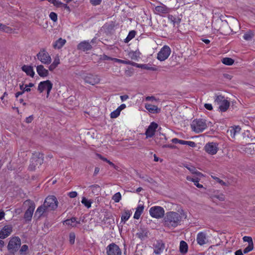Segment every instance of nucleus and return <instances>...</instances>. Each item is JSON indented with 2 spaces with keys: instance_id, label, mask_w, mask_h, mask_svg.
I'll list each match as a JSON object with an SVG mask.
<instances>
[{
  "instance_id": "1",
  "label": "nucleus",
  "mask_w": 255,
  "mask_h": 255,
  "mask_svg": "<svg viewBox=\"0 0 255 255\" xmlns=\"http://www.w3.org/2000/svg\"><path fill=\"white\" fill-rule=\"evenodd\" d=\"M187 217V213L183 209L179 210L177 212H167L163 219V225L169 229H174L180 225Z\"/></svg>"
},
{
  "instance_id": "2",
  "label": "nucleus",
  "mask_w": 255,
  "mask_h": 255,
  "mask_svg": "<svg viewBox=\"0 0 255 255\" xmlns=\"http://www.w3.org/2000/svg\"><path fill=\"white\" fill-rule=\"evenodd\" d=\"M191 127L193 131L196 133H200L207 128L208 123L205 119H196L192 121Z\"/></svg>"
},
{
  "instance_id": "3",
  "label": "nucleus",
  "mask_w": 255,
  "mask_h": 255,
  "mask_svg": "<svg viewBox=\"0 0 255 255\" xmlns=\"http://www.w3.org/2000/svg\"><path fill=\"white\" fill-rule=\"evenodd\" d=\"M58 202L57 198L54 196H48L46 198L44 203V206L48 211L55 210L58 207Z\"/></svg>"
},
{
  "instance_id": "4",
  "label": "nucleus",
  "mask_w": 255,
  "mask_h": 255,
  "mask_svg": "<svg viewBox=\"0 0 255 255\" xmlns=\"http://www.w3.org/2000/svg\"><path fill=\"white\" fill-rule=\"evenodd\" d=\"M53 84L50 80H46L40 82L38 84L37 90L39 93L46 91V97L48 98L50 95V91L52 89Z\"/></svg>"
},
{
  "instance_id": "5",
  "label": "nucleus",
  "mask_w": 255,
  "mask_h": 255,
  "mask_svg": "<svg viewBox=\"0 0 255 255\" xmlns=\"http://www.w3.org/2000/svg\"><path fill=\"white\" fill-rule=\"evenodd\" d=\"M215 97V102L219 105L220 110L223 112L226 111L230 106L229 102L221 95L216 96Z\"/></svg>"
},
{
  "instance_id": "6",
  "label": "nucleus",
  "mask_w": 255,
  "mask_h": 255,
  "mask_svg": "<svg viewBox=\"0 0 255 255\" xmlns=\"http://www.w3.org/2000/svg\"><path fill=\"white\" fill-rule=\"evenodd\" d=\"M21 245V240L18 237H12L10 239L7 245V249L11 253L16 252Z\"/></svg>"
},
{
  "instance_id": "7",
  "label": "nucleus",
  "mask_w": 255,
  "mask_h": 255,
  "mask_svg": "<svg viewBox=\"0 0 255 255\" xmlns=\"http://www.w3.org/2000/svg\"><path fill=\"white\" fill-rule=\"evenodd\" d=\"M149 214L153 217L156 219L161 218L165 214L164 209L160 206H153L149 209Z\"/></svg>"
},
{
  "instance_id": "8",
  "label": "nucleus",
  "mask_w": 255,
  "mask_h": 255,
  "mask_svg": "<svg viewBox=\"0 0 255 255\" xmlns=\"http://www.w3.org/2000/svg\"><path fill=\"white\" fill-rule=\"evenodd\" d=\"M37 59L43 64L48 65L51 62L49 53L44 49L41 50L36 55Z\"/></svg>"
},
{
  "instance_id": "9",
  "label": "nucleus",
  "mask_w": 255,
  "mask_h": 255,
  "mask_svg": "<svg viewBox=\"0 0 255 255\" xmlns=\"http://www.w3.org/2000/svg\"><path fill=\"white\" fill-rule=\"evenodd\" d=\"M83 79L85 83L92 85L98 84L100 82V79L98 75L91 73H88L83 76Z\"/></svg>"
},
{
  "instance_id": "10",
  "label": "nucleus",
  "mask_w": 255,
  "mask_h": 255,
  "mask_svg": "<svg viewBox=\"0 0 255 255\" xmlns=\"http://www.w3.org/2000/svg\"><path fill=\"white\" fill-rule=\"evenodd\" d=\"M171 53V49L168 46H164L157 54V58L160 61L165 60L168 58Z\"/></svg>"
},
{
  "instance_id": "11",
  "label": "nucleus",
  "mask_w": 255,
  "mask_h": 255,
  "mask_svg": "<svg viewBox=\"0 0 255 255\" xmlns=\"http://www.w3.org/2000/svg\"><path fill=\"white\" fill-rule=\"evenodd\" d=\"M43 154L40 153H38L37 157H33L31 158V163L29 166V170L31 171L34 170L36 165H41L43 162Z\"/></svg>"
},
{
  "instance_id": "12",
  "label": "nucleus",
  "mask_w": 255,
  "mask_h": 255,
  "mask_svg": "<svg viewBox=\"0 0 255 255\" xmlns=\"http://www.w3.org/2000/svg\"><path fill=\"white\" fill-rule=\"evenodd\" d=\"M107 255H122L119 247L114 243L110 244L107 248Z\"/></svg>"
},
{
  "instance_id": "13",
  "label": "nucleus",
  "mask_w": 255,
  "mask_h": 255,
  "mask_svg": "<svg viewBox=\"0 0 255 255\" xmlns=\"http://www.w3.org/2000/svg\"><path fill=\"white\" fill-rule=\"evenodd\" d=\"M218 144L216 142H208L206 144L204 148L206 152L211 155L216 154L218 150Z\"/></svg>"
},
{
  "instance_id": "14",
  "label": "nucleus",
  "mask_w": 255,
  "mask_h": 255,
  "mask_svg": "<svg viewBox=\"0 0 255 255\" xmlns=\"http://www.w3.org/2000/svg\"><path fill=\"white\" fill-rule=\"evenodd\" d=\"M158 126V124L155 122H152L150 123L145 131L146 138L151 137L154 135Z\"/></svg>"
},
{
  "instance_id": "15",
  "label": "nucleus",
  "mask_w": 255,
  "mask_h": 255,
  "mask_svg": "<svg viewBox=\"0 0 255 255\" xmlns=\"http://www.w3.org/2000/svg\"><path fill=\"white\" fill-rule=\"evenodd\" d=\"M12 232V227L11 225L4 226L0 231V238L4 239L9 236Z\"/></svg>"
},
{
  "instance_id": "16",
  "label": "nucleus",
  "mask_w": 255,
  "mask_h": 255,
  "mask_svg": "<svg viewBox=\"0 0 255 255\" xmlns=\"http://www.w3.org/2000/svg\"><path fill=\"white\" fill-rule=\"evenodd\" d=\"M196 241L197 244L200 246H203L207 244L208 240L207 238V235L205 232H201L197 234Z\"/></svg>"
},
{
  "instance_id": "17",
  "label": "nucleus",
  "mask_w": 255,
  "mask_h": 255,
  "mask_svg": "<svg viewBox=\"0 0 255 255\" xmlns=\"http://www.w3.org/2000/svg\"><path fill=\"white\" fill-rule=\"evenodd\" d=\"M35 204L33 202L31 203L30 206L24 213V218L26 220H31L35 209Z\"/></svg>"
},
{
  "instance_id": "18",
  "label": "nucleus",
  "mask_w": 255,
  "mask_h": 255,
  "mask_svg": "<svg viewBox=\"0 0 255 255\" xmlns=\"http://www.w3.org/2000/svg\"><path fill=\"white\" fill-rule=\"evenodd\" d=\"M155 11L156 14L159 15L166 14L170 12V8L163 4L155 6Z\"/></svg>"
},
{
  "instance_id": "19",
  "label": "nucleus",
  "mask_w": 255,
  "mask_h": 255,
  "mask_svg": "<svg viewBox=\"0 0 255 255\" xmlns=\"http://www.w3.org/2000/svg\"><path fill=\"white\" fill-rule=\"evenodd\" d=\"M148 231L144 228H140L137 233L136 234V236L140 239L141 240H144L148 238Z\"/></svg>"
},
{
  "instance_id": "20",
  "label": "nucleus",
  "mask_w": 255,
  "mask_h": 255,
  "mask_svg": "<svg viewBox=\"0 0 255 255\" xmlns=\"http://www.w3.org/2000/svg\"><path fill=\"white\" fill-rule=\"evenodd\" d=\"M165 248L164 243L162 241H157L154 245V253L156 254H160L163 252Z\"/></svg>"
},
{
  "instance_id": "21",
  "label": "nucleus",
  "mask_w": 255,
  "mask_h": 255,
  "mask_svg": "<svg viewBox=\"0 0 255 255\" xmlns=\"http://www.w3.org/2000/svg\"><path fill=\"white\" fill-rule=\"evenodd\" d=\"M92 45L90 43L87 41H83L80 42L77 46V49L78 50L83 51L89 50L92 49Z\"/></svg>"
},
{
  "instance_id": "22",
  "label": "nucleus",
  "mask_w": 255,
  "mask_h": 255,
  "mask_svg": "<svg viewBox=\"0 0 255 255\" xmlns=\"http://www.w3.org/2000/svg\"><path fill=\"white\" fill-rule=\"evenodd\" d=\"M36 71L38 74L41 77H45L48 75V71L45 69L42 65H38L36 67Z\"/></svg>"
},
{
  "instance_id": "23",
  "label": "nucleus",
  "mask_w": 255,
  "mask_h": 255,
  "mask_svg": "<svg viewBox=\"0 0 255 255\" xmlns=\"http://www.w3.org/2000/svg\"><path fill=\"white\" fill-rule=\"evenodd\" d=\"M49 212L46 207L44 206V205H42L38 207L37 209L34 216L39 218L41 217L44 213Z\"/></svg>"
},
{
  "instance_id": "24",
  "label": "nucleus",
  "mask_w": 255,
  "mask_h": 255,
  "mask_svg": "<svg viewBox=\"0 0 255 255\" xmlns=\"http://www.w3.org/2000/svg\"><path fill=\"white\" fill-rule=\"evenodd\" d=\"M184 166L186 167L193 174H195L198 177H202L203 175L202 173L199 172L196 168L193 165L190 164H185Z\"/></svg>"
},
{
  "instance_id": "25",
  "label": "nucleus",
  "mask_w": 255,
  "mask_h": 255,
  "mask_svg": "<svg viewBox=\"0 0 255 255\" xmlns=\"http://www.w3.org/2000/svg\"><path fill=\"white\" fill-rule=\"evenodd\" d=\"M145 108L150 113L153 114L158 113L160 111L156 106L152 105L150 104H145Z\"/></svg>"
},
{
  "instance_id": "26",
  "label": "nucleus",
  "mask_w": 255,
  "mask_h": 255,
  "mask_svg": "<svg viewBox=\"0 0 255 255\" xmlns=\"http://www.w3.org/2000/svg\"><path fill=\"white\" fill-rule=\"evenodd\" d=\"M143 209V204H138L137 208H136V210L134 213L133 218L135 219H138L140 218L141 214L142 213Z\"/></svg>"
},
{
  "instance_id": "27",
  "label": "nucleus",
  "mask_w": 255,
  "mask_h": 255,
  "mask_svg": "<svg viewBox=\"0 0 255 255\" xmlns=\"http://www.w3.org/2000/svg\"><path fill=\"white\" fill-rule=\"evenodd\" d=\"M22 70L23 71L25 72L27 75L30 76L31 77H33L35 73L33 71V68L32 66H28V65H23L22 68Z\"/></svg>"
},
{
  "instance_id": "28",
  "label": "nucleus",
  "mask_w": 255,
  "mask_h": 255,
  "mask_svg": "<svg viewBox=\"0 0 255 255\" xmlns=\"http://www.w3.org/2000/svg\"><path fill=\"white\" fill-rule=\"evenodd\" d=\"M80 223V221H77L75 217H72L70 219H67L64 221V224L71 226L72 227H76V224Z\"/></svg>"
},
{
  "instance_id": "29",
  "label": "nucleus",
  "mask_w": 255,
  "mask_h": 255,
  "mask_svg": "<svg viewBox=\"0 0 255 255\" xmlns=\"http://www.w3.org/2000/svg\"><path fill=\"white\" fill-rule=\"evenodd\" d=\"M66 43V40L61 38H59L53 44V47L55 49H60Z\"/></svg>"
},
{
  "instance_id": "30",
  "label": "nucleus",
  "mask_w": 255,
  "mask_h": 255,
  "mask_svg": "<svg viewBox=\"0 0 255 255\" xmlns=\"http://www.w3.org/2000/svg\"><path fill=\"white\" fill-rule=\"evenodd\" d=\"M131 214V213L129 210H125L121 216V222L125 223V222L128 221L130 217Z\"/></svg>"
},
{
  "instance_id": "31",
  "label": "nucleus",
  "mask_w": 255,
  "mask_h": 255,
  "mask_svg": "<svg viewBox=\"0 0 255 255\" xmlns=\"http://www.w3.org/2000/svg\"><path fill=\"white\" fill-rule=\"evenodd\" d=\"M60 64V59L57 56L55 58L53 63L49 66V70L50 71H52L55 69L58 65Z\"/></svg>"
},
{
  "instance_id": "32",
  "label": "nucleus",
  "mask_w": 255,
  "mask_h": 255,
  "mask_svg": "<svg viewBox=\"0 0 255 255\" xmlns=\"http://www.w3.org/2000/svg\"><path fill=\"white\" fill-rule=\"evenodd\" d=\"M180 252L181 253L185 254L188 251L187 244L184 241H181L180 243Z\"/></svg>"
},
{
  "instance_id": "33",
  "label": "nucleus",
  "mask_w": 255,
  "mask_h": 255,
  "mask_svg": "<svg viewBox=\"0 0 255 255\" xmlns=\"http://www.w3.org/2000/svg\"><path fill=\"white\" fill-rule=\"evenodd\" d=\"M20 89L22 91L20 92H18L15 94V96L16 98L18 97V96L22 95L25 92H30L31 89L30 88H23V85H21L19 86Z\"/></svg>"
},
{
  "instance_id": "34",
  "label": "nucleus",
  "mask_w": 255,
  "mask_h": 255,
  "mask_svg": "<svg viewBox=\"0 0 255 255\" xmlns=\"http://www.w3.org/2000/svg\"><path fill=\"white\" fill-rule=\"evenodd\" d=\"M136 34V32L134 30H131L129 32L126 38L125 39V43H128L130 40L133 38Z\"/></svg>"
},
{
  "instance_id": "35",
  "label": "nucleus",
  "mask_w": 255,
  "mask_h": 255,
  "mask_svg": "<svg viewBox=\"0 0 255 255\" xmlns=\"http://www.w3.org/2000/svg\"><path fill=\"white\" fill-rule=\"evenodd\" d=\"M222 62L226 65H232L234 63V60L229 57H225L222 59Z\"/></svg>"
},
{
  "instance_id": "36",
  "label": "nucleus",
  "mask_w": 255,
  "mask_h": 255,
  "mask_svg": "<svg viewBox=\"0 0 255 255\" xmlns=\"http://www.w3.org/2000/svg\"><path fill=\"white\" fill-rule=\"evenodd\" d=\"M254 144L253 143H250L248 145V147L246 148L245 151L246 152L251 154H254L255 152L254 150V147H253Z\"/></svg>"
},
{
  "instance_id": "37",
  "label": "nucleus",
  "mask_w": 255,
  "mask_h": 255,
  "mask_svg": "<svg viewBox=\"0 0 255 255\" xmlns=\"http://www.w3.org/2000/svg\"><path fill=\"white\" fill-rule=\"evenodd\" d=\"M81 202L83 204L85 205L88 208H89L91 207L92 202L90 200H88L86 197H83Z\"/></svg>"
},
{
  "instance_id": "38",
  "label": "nucleus",
  "mask_w": 255,
  "mask_h": 255,
  "mask_svg": "<svg viewBox=\"0 0 255 255\" xmlns=\"http://www.w3.org/2000/svg\"><path fill=\"white\" fill-rule=\"evenodd\" d=\"M142 69L153 71L157 70L156 68L151 66L149 64H142Z\"/></svg>"
},
{
  "instance_id": "39",
  "label": "nucleus",
  "mask_w": 255,
  "mask_h": 255,
  "mask_svg": "<svg viewBox=\"0 0 255 255\" xmlns=\"http://www.w3.org/2000/svg\"><path fill=\"white\" fill-rule=\"evenodd\" d=\"M254 34L252 31H248L247 33H245L243 37L244 39L246 40H250L253 37Z\"/></svg>"
},
{
  "instance_id": "40",
  "label": "nucleus",
  "mask_w": 255,
  "mask_h": 255,
  "mask_svg": "<svg viewBox=\"0 0 255 255\" xmlns=\"http://www.w3.org/2000/svg\"><path fill=\"white\" fill-rule=\"evenodd\" d=\"M122 198L121 194L120 192H117L114 194L112 197V199L116 202L118 203L120 202Z\"/></svg>"
},
{
  "instance_id": "41",
  "label": "nucleus",
  "mask_w": 255,
  "mask_h": 255,
  "mask_svg": "<svg viewBox=\"0 0 255 255\" xmlns=\"http://www.w3.org/2000/svg\"><path fill=\"white\" fill-rule=\"evenodd\" d=\"M211 177L213 179H214L215 180H216V182H217L218 183L220 184L221 185L225 186H228V184L226 182H225L222 180L220 179L219 178H218L216 176H213V175L211 176Z\"/></svg>"
},
{
  "instance_id": "42",
  "label": "nucleus",
  "mask_w": 255,
  "mask_h": 255,
  "mask_svg": "<svg viewBox=\"0 0 255 255\" xmlns=\"http://www.w3.org/2000/svg\"><path fill=\"white\" fill-rule=\"evenodd\" d=\"M35 16L38 18H43L45 16L42 9H39L35 11Z\"/></svg>"
},
{
  "instance_id": "43",
  "label": "nucleus",
  "mask_w": 255,
  "mask_h": 255,
  "mask_svg": "<svg viewBox=\"0 0 255 255\" xmlns=\"http://www.w3.org/2000/svg\"><path fill=\"white\" fill-rule=\"evenodd\" d=\"M121 112L117 109L114 111L112 112L111 113V118H117L120 114Z\"/></svg>"
},
{
  "instance_id": "44",
  "label": "nucleus",
  "mask_w": 255,
  "mask_h": 255,
  "mask_svg": "<svg viewBox=\"0 0 255 255\" xmlns=\"http://www.w3.org/2000/svg\"><path fill=\"white\" fill-rule=\"evenodd\" d=\"M254 249V244H249L248 246L244 250V253L247 254L252 251Z\"/></svg>"
},
{
  "instance_id": "45",
  "label": "nucleus",
  "mask_w": 255,
  "mask_h": 255,
  "mask_svg": "<svg viewBox=\"0 0 255 255\" xmlns=\"http://www.w3.org/2000/svg\"><path fill=\"white\" fill-rule=\"evenodd\" d=\"M49 17L54 22H56L57 20V15L55 12H51L49 14Z\"/></svg>"
},
{
  "instance_id": "46",
  "label": "nucleus",
  "mask_w": 255,
  "mask_h": 255,
  "mask_svg": "<svg viewBox=\"0 0 255 255\" xmlns=\"http://www.w3.org/2000/svg\"><path fill=\"white\" fill-rule=\"evenodd\" d=\"M75 239V235L74 233H71L69 235V242L71 244H74Z\"/></svg>"
},
{
  "instance_id": "47",
  "label": "nucleus",
  "mask_w": 255,
  "mask_h": 255,
  "mask_svg": "<svg viewBox=\"0 0 255 255\" xmlns=\"http://www.w3.org/2000/svg\"><path fill=\"white\" fill-rule=\"evenodd\" d=\"M171 141L174 143H180L181 144H184V143L185 142V140L179 139L177 138H174L172 139Z\"/></svg>"
},
{
  "instance_id": "48",
  "label": "nucleus",
  "mask_w": 255,
  "mask_h": 255,
  "mask_svg": "<svg viewBox=\"0 0 255 255\" xmlns=\"http://www.w3.org/2000/svg\"><path fill=\"white\" fill-rule=\"evenodd\" d=\"M243 241L249 243V244H254L252 238L251 237L245 236Z\"/></svg>"
},
{
  "instance_id": "49",
  "label": "nucleus",
  "mask_w": 255,
  "mask_h": 255,
  "mask_svg": "<svg viewBox=\"0 0 255 255\" xmlns=\"http://www.w3.org/2000/svg\"><path fill=\"white\" fill-rule=\"evenodd\" d=\"M90 0V3H91V4L94 6H96V5H99L102 2V0Z\"/></svg>"
},
{
  "instance_id": "50",
  "label": "nucleus",
  "mask_w": 255,
  "mask_h": 255,
  "mask_svg": "<svg viewBox=\"0 0 255 255\" xmlns=\"http://www.w3.org/2000/svg\"><path fill=\"white\" fill-rule=\"evenodd\" d=\"M0 29L6 32H8L10 30H11V29L9 27L2 24H1V26L0 27Z\"/></svg>"
},
{
  "instance_id": "51",
  "label": "nucleus",
  "mask_w": 255,
  "mask_h": 255,
  "mask_svg": "<svg viewBox=\"0 0 255 255\" xmlns=\"http://www.w3.org/2000/svg\"><path fill=\"white\" fill-rule=\"evenodd\" d=\"M0 29L6 32H8L10 30H11V29L9 27L2 24H1V26L0 27Z\"/></svg>"
},
{
  "instance_id": "52",
  "label": "nucleus",
  "mask_w": 255,
  "mask_h": 255,
  "mask_svg": "<svg viewBox=\"0 0 255 255\" xmlns=\"http://www.w3.org/2000/svg\"><path fill=\"white\" fill-rule=\"evenodd\" d=\"M184 145H188L191 147H194L196 146V143L194 141L185 140Z\"/></svg>"
},
{
  "instance_id": "53",
  "label": "nucleus",
  "mask_w": 255,
  "mask_h": 255,
  "mask_svg": "<svg viewBox=\"0 0 255 255\" xmlns=\"http://www.w3.org/2000/svg\"><path fill=\"white\" fill-rule=\"evenodd\" d=\"M28 250V246L26 245H23L20 249V253L22 254L23 252H25Z\"/></svg>"
},
{
  "instance_id": "54",
  "label": "nucleus",
  "mask_w": 255,
  "mask_h": 255,
  "mask_svg": "<svg viewBox=\"0 0 255 255\" xmlns=\"http://www.w3.org/2000/svg\"><path fill=\"white\" fill-rule=\"evenodd\" d=\"M77 195V193L76 191H72L68 193V196L71 198L76 197Z\"/></svg>"
},
{
  "instance_id": "55",
  "label": "nucleus",
  "mask_w": 255,
  "mask_h": 255,
  "mask_svg": "<svg viewBox=\"0 0 255 255\" xmlns=\"http://www.w3.org/2000/svg\"><path fill=\"white\" fill-rule=\"evenodd\" d=\"M199 178L196 179V181L194 183V185L199 188H203V186L202 184L199 183Z\"/></svg>"
},
{
  "instance_id": "56",
  "label": "nucleus",
  "mask_w": 255,
  "mask_h": 255,
  "mask_svg": "<svg viewBox=\"0 0 255 255\" xmlns=\"http://www.w3.org/2000/svg\"><path fill=\"white\" fill-rule=\"evenodd\" d=\"M113 58L104 54L101 57V59L102 60H112Z\"/></svg>"
},
{
  "instance_id": "57",
  "label": "nucleus",
  "mask_w": 255,
  "mask_h": 255,
  "mask_svg": "<svg viewBox=\"0 0 255 255\" xmlns=\"http://www.w3.org/2000/svg\"><path fill=\"white\" fill-rule=\"evenodd\" d=\"M199 178L198 177H196V178H193V177H191V176H187L186 177V179L188 181H192L193 182H195V181H196V179H198Z\"/></svg>"
},
{
  "instance_id": "58",
  "label": "nucleus",
  "mask_w": 255,
  "mask_h": 255,
  "mask_svg": "<svg viewBox=\"0 0 255 255\" xmlns=\"http://www.w3.org/2000/svg\"><path fill=\"white\" fill-rule=\"evenodd\" d=\"M204 107L208 110L211 111L213 109V107L210 104H205Z\"/></svg>"
},
{
  "instance_id": "59",
  "label": "nucleus",
  "mask_w": 255,
  "mask_h": 255,
  "mask_svg": "<svg viewBox=\"0 0 255 255\" xmlns=\"http://www.w3.org/2000/svg\"><path fill=\"white\" fill-rule=\"evenodd\" d=\"M168 18L169 20H170L171 22L175 23L176 18L175 17L173 16L172 15H168Z\"/></svg>"
},
{
  "instance_id": "60",
  "label": "nucleus",
  "mask_w": 255,
  "mask_h": 255,
  "mask_svg": "<svg viewBox=\"0 0 255 255\" xmlns=\"http://www.w3.org/2000/svg\"><path fill=\"white\" fill-rule=\"evenodd\" d=\"M97 156L101 160L107 162L109 160L107 158L103 157L102 155L100 154H97Z\"/></svg>"
},
{
  "instance_id": "61",
  "label": "nucleus",
  "mask_w": 255,
  "mask_h": 255,
  "mask_svg": "<svg viewBox=\"0 0 255 255\" xmlns=\"http://www.w3.org/2000/svg\"><path fill=\"white\" fill-rule=\"evenodd\" d=\"M241 128L239 127H236L235 129H233V131L231 130V132H233L234 135H235L236 132H239Z\"/></svg>"
},
{
  "instance_id": "62",
  "label": "nucleus",
  "mask_w": 255,
  "mask_h": 255,
  "mask_svg": "<svg viewBox=\"0 0 255 255\" xmlns=\"http://www.w3.org/2000/svg\"><path fill=\"white\" fill-rule=\"evenodd\" d=\"M120 98L122 101L124 102L128 99V96L127 95L121 96Z\"/></svg>"
},
{
  "instance_id": "63",
  "label": "nucleus",
  "mask_w": 255,
  "mask_h": 255,
  "mask_svg": "<svg viewBox=\"0 0 255 255\" xmlns=\"http://www.w3.org/2000/svg\"><path fill=\"white\" fill-rule=\"evenodd\" d=\"M33 117L32 116H30L27 118H26V120H25V122L27 123H30L33 120Z\"/></svg>"
},
{
  "instance_id": "64",
  "label": "nucleus",
  "mask_w": 255,
  "mask_h": 255,
  "mask_svg": "<svg viewBox=\"0 0 255 255\" xmlns=\"http://www.w3.org/2000/svg\"><path fill=\"white\" fill-rule=\"evenodd\" d=\"M126 108V105L124 104L121 105L117 109L121 112L122 110L125 109Z\"/></svg>"
}]
</instances>
